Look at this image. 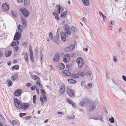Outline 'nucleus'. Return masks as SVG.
Masks as SVG:
<instances>
[{"mask_svg":"<svg viewBox=\"0 0 126 126\" xmlns=\"http://www.w3.org/2000/svg\"><path fill=\"white\" fill-rule=\"evenodd\" d=\"M59 28L58 29V31L59 30ZM58 32H57V33ZM49 37L51 39L53 42H55L57 44H60L61 43L60 41L59 40V34H57L56 36H55L53 37L52 33L51 32H49Z\"/></svg>","mask_w":126,"mask_h":126,"instance_id":"f257e3e1","label":"nucleus"},{"mask_svg":"<svg viewBox=\"0 0 126 126\" xmlns=\"http://www.w3.org/2000/svg\"><path fill=\"white\" fill-rule=\"evenodd\" d=\"M89 102V99L84 98L82 99L81 101L79 102V104L81 107H83L88 105Z\"/></svg>","mask_w":126,"mask_h":126,"instance_id":"f03ea898","label":"nucleus"},{"mask_svg":"<svg viewBox=\"0 0 126 126\" xmlns=\"http://www.w3.org/2000/svg\"><path fill=\"white\" fill-rule=\"evenodd\" d=\"M65 32L68 35H70L71 34V31L70 29V27L67 24H65L63 26Z\"/></svg>","mask_w":126,"mask_h":126,"instance_id":"7ed1b4c3","label":"nucleus"},{"mask_svg":"<svg viewBox=\"0 0 126 126\" xmlns=\"http://www.w3.org/2000/svg\"><path fill=\"white\" fill-rule=\"evenodd\" d=\"M20 10L24 16L27 17L29 16L30 13L26 8H23L20 9Z\"/></svg>","mask_w":126,"mask_h":126,"instance_id":"20e7f679","label":"nucleus"},{"mask_svg":"<svg viewBox=\"0 0 126 126\" xmlns=\"http://www.w3.org/2000/svg\"><path fill=\"white\" fill-rule=\"evenodd\" d=\"M30 106L28 103H21L20 106H18V108L21 109L25 110L27 109Z\"/></svg>","mask_w":126,"mask_h":126,"instance_id":"39448f33","label":"nucleus"},{"mask_svg":"<svg viewBox=\"0 0 126 126\" xmlns=\"http://www.w3.org/2000/svg\"><path fill=\"white\" fill-rule=\"evenodd\" d=\"M77 62L78 63V66L79 68L82 67L83 64H84L83 59L80 57L78 58L77 60Z\"/></svg>","mask_w":126,"mask_h":126,"instance_id":"423d86ee","label":"nucleus"},{"mask_svg":"<svg viewBox=\"0 0 126 126\" xmlns=\"http://www.w3.org/2000/svg\"><path fill=\"white\" fill-rule=\"evenodd\" d=\"M29 49L30 52V58L32 62L33 63L34 62L33 56L32 46L31 45H30L29 46Z\"/></svg>","mask_w":126,"mask_h":126,"instance_id":"0eeeda50","label":"nucleus"},{"mask_svg":"<svg viewBox=\"0 0 126 126\" xmlns=\"http://www.w3.org/2000/svg\"><path fill=\"white\" fill-rule=\"evenodd\" d=\"M70 59V55L68 54H67L65 55H64L63 57V61L65 63L69 62Z\"/></svg>","mask_w":126,"mask_h":126,"instance_id":"6e6552de","label":"nucleus"},{"mask_svg":"<svg viewBox=\"0 0 126 126\" xmlns=\"http://www.w3.org/2000/svg\"><path fill=\"white\" fill-rule=\"evenodd\" d=\"M21 101L16 98L14 99V102L15 106L18 108V106H20L21 104Z\"/></svg>","mask_w":126,"mask_h":126,"instance_id":"1a4fd4ad","label":"nucleus"},{"mask_svg":"<svg viewBox=\"0 0 126 126\" xmlns=\"http://www.w3.org/2000/svg\"><path fill=\"white\" fill-rule=\"evenodd\" d=\"M21 101L16 98L14 99V102L15 106L18 108V106H20L21 104Z\"/></svg>","mask_w":126,"mask_h":126,"instance_id":"9d476101","label":"nucleus"},{"mask_svg":"<svg viewBox=\"0 0 126 126\" xmlns=\"http://www.w3.org/2000/svg\"><path fill=\"white\" fill-rule=\"evenodd\" d=\"M61 40L63 42L66 41V35L65 33L63 32H62L60 33Z\"/></svg>","mask_w":126,"mask_h":126,"instance_id":"9b49d317","label":"nucleus"},{"mask_svg":"<svg viewBox=\"0 0 126 126\" xmlns=\"http://www.w3.org/2000/svg\"><path fill=\"white\" fill-rule=\"evenodd\" d=\"M21 37V33L18 32H16L14 36V40H19Z\"/></svg>","mask_w":126,"mask_h":126,"instance_id":"f8f14e48","label":"nucleus"},{"mask_svg":"<svg viewBox=\"0 0 126 126\" xmlns=\"http://www.w3.org/2000/svg\"><path fill=\"white\" fill-rule=\"evenodd\" d=\"M4 11L5 12L8 10L9 8V6L6 3H3L2 6Z\"/></svg>","mask_w":126,"mask_h":126,"instance_id":"ddd939ff","label":"nucleus"},{"mask_svg":"<svg viewBox=\"0 0 126 126\" xmlns=\"http://www.w3.org/2000/svg\"><path fill=\"white\" fill-rule=\"evenodd\" d=\"M63 72V75L65 76H69L71 74V73L68 70H64Z\"/></svg>","mask_w":126,"mask_h":126,"instance_id":"4468645a","label":"nucleus"},{"mask_svg":"<svg viewBox=\"0 0 126 126\" xmlns=\"http://www.w3.org/2000/svg\"><path fill=\"white\" fill-rule=\"evenodd\" d=\"M22 92V90L21 89H18L15 92L14 94L16 96H19L20 95Z\"/></svg>","mask_w":126,"mask_h":126,"instance_id":"2eb2a0df","label":"nucleus"},{"mask_svg":"<svg viewBox=\"0 0 126 126\" xmlns=\"http://www.w3.org/2000/svg\"><path fill=\"white\" fill-rule=\"evenodd\" d=\"M60 57L58 53H56L54 56L53 60L54 61L56 62L59 61Z\"/></svg>","mask_w":126,"mask_h":126,"instance_id":"dca6fc26","label":"nucleus"},{"mask_svg":"<svg viewBox=\"0 0 126 126\" xmlns=\"http://www.w3.org/2000/svg\"><path fill=\"white\" fill-rule=\"evenodd\" d=\"M21 20H22L21 23L23 25V26L25 28L26 27L27 23L26 20L24 18L22 17H21Z\"/></svg>","mask_w":126,"mask_h":126,"instance_id":"f3484780","label":"nucleus"},{"mask_svg":"<svg viewBox=\"0 0 126 126\" xmlns=\"http://www.w3.org/2000/svg\"><path fill=\"white\" fill-rule=\"evenodd\" d=\"M67 92L69 95L70 96L74 95L75 92L71 89H67Z\"/></svg>","mask_w":126,"mask_h":126,"instance_id":"a211bd4d","label":"nucleus"},{"mask_svg":"<svg viewBox=\"0 0 126 126\" xmlns=\"http://www.w3.org/2000/svg\"><path fill=\"white\" fill-rule=\"evenodd\" d=\"M71 76L72 78H78L79 77V74L78 73H72V75Z\"/></svg>","mask_w":126,"mask_h":126,"instance_id":"6ab92c4d","label":"nucleus"},{"mask_svg":"<svg viewBox=\"0 0 126 126\" xmlns=\"http://www.w3.org/2000/svg\"><path fill=\"white\" fill-rule=\"evenodd\" d=\"M13 40V42L11 43V45L12 47L16 46L18 45L19 43V41L17 40H16L14 42V41Z\"/></svg>","mask_w":126,"mask_h":126,"instance_id":"aec40b11","label":"nucleus"},{"mask_svg":"<svg viewBox=\"0 0 126 126\" xmlns=\"http://www.w3.org/2000/svg\"><path fill=\"white\" fill-rule=\"evenodd\" d=\"M82 1L84 5L87 6L89 5L90 3L89 0H82Z\"/></svg>","mask_w":126,"mask_h":126,"instance_id":"412c9836","label":"nucleus"},{"mask_svg":"<svg viewBox=\"0 0 126 126\" xmlns=\"http://www.w3.org/2000/svg\"><path fill=\"white\" fill-rule=\"evenodd\" d=\"M11 54V51H6L5 52V56L6 57H8L10 56Z\"/></svg>","mask_w":126,"mask_h":126,"instance_id":"4be33fe9","label":"nucleus"},{"mask_svg":"<svg viewBox=\"0 0 126 126\" xmlns=\"http://www.w3.org/2000/svg\"><path fill=\"white\" fill-rule=\"evenodd\" d=\"M59 67L60 70H62L64 68L65 65L63 63H59Z\"/></svg>","mask_w":126,"mask_h":126,"instance_id":"5701e85b","label":"nucleus"},{"mask_svg":"<svg viewBox=\"0 0 126 126\" xmlns=\"http://www.w3.org/2000/svg\"><path fill=\"white\" fill-rule=\"evenodd\" d=\"M18 77V74L16 73L13 76H12L11 78V80L13 81H15L16 79Z\"/></svg>","mask_w":126,"mask_h":126,"instance_id":"b1692460","label":"nucleus"},{"mask_svg":"<svg viewBox=\"0 0 126 126\" xmlns=\"http://www.w3.org/2000/svg\"><path fill=\"white\" fill-rule=\"evenodd\" d=\"M30 3V0H24V4L25 6H28Z\"/></svg>","mask_w":126,"mask_h":126,"instance_id":"393cba45","label":"nucleus"},{"mask_svg":"<svg viewBox=\"0 0 126 126\" xmlns=\"http://www.w3.org/2000/svg\"><path fill=\"white\" fill-rule=\"evenodd\" d=\"M65 91V87H62V86H61V87L60 88V89L59 90L60 92L61 93L60 94H63Z\"/></svg>","mask_w":126,"mask_h":126,"instance_id":"a878e982","label":"nucleus"},{"mask_svg":"<svg viewBox=\"0 0 126 126\" xmlns=\"http://www.w3.org/2000/svg\"><path fill=\"white\" fill-rule=\"evenodd\" d=\"M19 66L18 65H16L14 66H13L12 68V70H14V69L18 70L19 69Z\"/></svg>","mask_w":126,"mask_h":126,"instance_id":"bb28decb","label":"nucleus"},{"mask_svg":"<svg viewBox=\"0 0 126 126\" xmlns=\"http://www.w3.org/2000/svg\"><path fill=\"white\" fill-rule=\"evenodd\" d=\"M11 12L12 15L15 18H16L18 16V15L16 11H12Z\"/></svg>","mask_w":126,"mask_h":126,"instance_id":"cd10ccee","label":"nucleus"},{"mask_svg":"<svg viewBox=\"0 0 126 126\" xmlns=\"http://www.w3.org/2000/svg\"><path fill=\"white\" fill-rule=\"evenodd\" d=\"M36 95H34L33 97V103L35 104L36 103Z\"/></svg>","mask_w":126,"mask_h":126,"instance_id":"c85d7f7f","label":"nucleus"},{"mask_svg":"<svg viewBox=\"0 0 126 126\" xmlns=\"http://www.w3.org/2000/svg\"><path fill=\"white\" fill-rule=\"evenodd\" d=\"M23 28L22 26L20 25H19L18 26V31L19 32H21L22 31L23 29L21 28Z\"/></svg>","mask_w":126,"mask_h":126,"instance_id":"c756f323","label":"nucleus"},{"mask_svg":"<svg viewBox=\"0 0 126 126\" xmlns=\"http://www.w3.org/2000/svg\"><path fill=\"white\" fill-rule=\"evenodd\" d=\"M7 81L8 82V86L9 87L12 85L13 82L11 80H10L8 79L7 80Z\"/></svg>","mask_w":126,"mask_h":126,"instance_id":"7c9ffc66","label":"nucleus"},{"mask_svg":"<svg viewBox=\"0 0 126 126\" xmlns=\"http://www.w3.org/2000/svg\"><path fill=\"white\" fill-rule=\"evenodd\" d=\"M24 57L25 60L26 62H27L28 61V54L27 52H26L25 54H24Z\"/></svg>","mask_w":126,"mask_h":126,"instance_id":"2f4dec72","label":"nucleus"},{"mask_svg":"<svg viewBox=\"0 0 126 126\" xmlns=\"http://www.w3.org/2000/svg\"><path fill=\"white\" fill-rule=\"evenodd\" d=\"M57 6L58 7L57 8V10L58 11V12H57V14L58 15H59L60 13L61 7V6L59 5H57Z\"/></svg>","mask_w":126,"mask_h":126,"instance_id":"473e14b6","label":"nucleus"},{"mask_svg":"<svg viewBox=\"0 0 126 126\" xmlns=\"http://www.w3.org/2000/svg\"><path fill=\"white\" fill-rule=\"evenodd\" d=\"M95 105L94 104H93L91 106L90 108V110H93L95 109Z\"/></svg>","mask_w":126,"mask_h":126,"instance_id":"72a5a7b5","label":"nucleus"},{"mask_svg":"<svg viewBox=\"0 0 126 126\" xmlns=\"http://www.w3.org/2000/svg\"><path fill=\"white\" fill-rule=\"evenodd\" d=\"M72 65V64L71 63H68L66 65V67L68 69H70Z\"/></svg>","mask_w":126,"mask_h":126,"instance_id":"f704fd0d","label":"nucleus"},{"mask_svg":"<svg viewBox=\"0 0 126 126\" xmlns=\"http://www.w3.org/2000/svg\"><path fill=\"white\" fill-rule=\"evenodd\" d=\"M36 84L39 87L43 88V86L40 83L39 81L38 80H37L36 81Z\"/></svg>","mask_w":126,"mask_h":126,"instance_id":"c9c22d12","label":"nucleus"},{"mask_svg":"<svg viewBox=\"0 0 126 126\" xmlns=\"http://www.w3.org/2000/svg\"><path fill=\"white\" fill-rule=\"evenodd\" d=\"M71 31H72L74 32H75L77 31V29L74 26H72L70 28Z\"/></svg>","mask_w":126,"mask_h":126,"instance_id":"e433bc0d","label":"nucleus"},{"mask_svg":"<svg viewBox=\"0 0 126 126\" xmlns=\"http://www.w3.org/2000/svg\"><path fill=\"white\" fill-rule=\"evenodd\" d=\"M40 101L41 105L42 106L44 104V101L43 98L42 96H41L40 97Z\"/></svg>","mask_w":126,"mask_h":126,"instance_id":"4c0bfd02","label":"nucleus"},{"mask_svg":"<svg viewBox=\"0 0 126 126\" xmlns=\"http://www.w3.org/2000/svg\"><path fill=\"white\" fill-rule=\"evenodd\" d=\"M98 119H99L101 121H103V117L101 115H100L98 116Z\"/></svg>","mask_w":126,"mask_h":126,"instance_id":"58836bf2","label":"nucleus"},{"mask_svg":"<svg viewBox=\"0 0 126 126\" xmlns=\"http://www.w3.org/2000/svg\"><path fill=\"white\" fill-rule=\"evenodd\" d=\"M109 120L111 123H114V119L113 117H111L109 119Z\"/></svg>","mask_w":126,"mask_h":126,"instance_id":"ea45409f","label":"nucleus"},{"mask_svg":"<svg viewBox=\"0 0 126 126\" xmlns=\"http://www.w3.org/2000/svg\"><path fill=\"white\" fill-rule=\"evenodd\" d=\"M69 48L68 47H66L64 48V51L66 52H69L70 51Z\"/></svg>","mask_w":126,"mask_h":126,"instance_id":"a19ab883","label":"nucleus"},{"mask_svg":"<svg viewBox=\"0 0 126 126\" xmlns=\"http://www.w3.org/2000/svg\"><path fill=\"white\" fill-rule=\"evenodd\" d=\"M26 113H20L19 114V116L20 117H22V116H25L26 115Z\"/></svg>","mask_w":126,"mask_h":126,"instance_id":"79ce46f5","label":"nucleus"},{"mask_svg":"<svg viewBox=\"0 0 126 126\" xmlns=\"http://www.w3.org/2000/svg\"><path fill=\"white\" fill-rule=\"evenodd\" d=\"M12 124L14 125H16L17 124V122L16 120H13L12 121Z\"/></svg>","mask_w":126,"mask_h":126,"instance_id":"37998d69","label":"nucleus"},{"mask_svg":"<svg viewBox=\"0 0 126 126\" xmlns=\"http://www.w3.org/2000/svg\"><path fill=\"white\" fill-rule=\"evenodd\" d=\"M43 98L44 99V102H47V96L46 95H43Z\"/></svg>","mask_w":126,"mask_h":126,"instance_id":"c03bdc74","label":"nucleus"},{"mask_svg":"<svg viewBox=\"0 0 126 126\" xmlns=\"http://www.w3.org/2000/svg\"><path fill=\"white\" fill-rule=\"evenodd\" d=\"M43 54L42 53V51H40V56L41 60H42L43 58Z\"/></svg>","mask_w":126,"mask_h":126,"instance_id":"a18cd8bd","label":"nucleus"},{"mask_svg":"<svg viewBox=\"0 0 126 126\" xmlns=\"http://www.w3.org/2000/svg\"><path fill=\"white\" fill-rule=\"evenodd\" d=\"M67 102L71 105L73 103V102L71 100L69 99H67Z\"/></svg>","mask_w":126,"mask_h":126,"instance_id":"49530a36","label":"nucleus"},{"mask_svg":"<svg viewBox=\"0 0 126 126\" xmlns=\"http://www.w3.org/2000/svg\"><path fill=\"white\" fill-rule=\"evenodd\" d=\"M40 91L41 92L43 93V95H45L46 94V92L43 89H41L40 90Z\"/></svg>","mask_w":126,"mask_h":126,"instance_id":"de8ad7c7","label":"nucleus"},{"mask_svg":"<svg viewBox=\"0 0 126 126\" xmlns=\"http://www.w3.org/2000/svg\"><path fill=\"white\" fill-rule=\"evenodd\" d=\"M79 75H80L81 77H83L85 76V74L83 72H81L79 73Z\"/></svg>","mask_w":126,"mask_h":126,"instance_id":"09e8293b","label":"nucleus"},{"mask_svg":"<svg viewBox=\"0 0 126 126\" xmlns=\"http://www.w3.org/2000/svg\"><path fill=\"white\" fill-rule=\"evenodd\" d=\"M38 48L37 47H36L35 50V54L36 55H37V56H38Z\"/></svg>","mask_w":126,"mask_h":126,"instance_id":"8fccbe9b","label":"nucleus"},{"mask_svg":"<svg viewBox=\"0 0 126 126\" xmlns=\"http://www.w3.org/2000/svg\"><path fill=\"white\" fill-rule=\"evenodd\" d=\"M34 86H35V87L36 90V91H37V93L38 94H39V89H38V88L35 85H34Z\"/></svg>","mask_w":126,"mask_h":126,"instance_id":"3c124183","label":"nucleus"},{"mask_svg":"<svg viewBox=\"0 0 126 126\" xmlns=\"http://www.w3.org/2000/svg\"><path fill=\"white\" fill-rule=\"evenodd\" d=\"M70 55L71 57H74L76 56V54L74 53H71Z\"/></svg>","mask_w":126,"mask_h":126,"instance_id":"603ef678","label":"nucleus"},{"mask_svg":"<svg viewBox=\"0 0 126 126\" xmlns=\"http://www.w3.org/2000/svg\"><path fill=\"white\" fill-rule=\"evenodd\" d=\"M75 117V116L74 115H73L72 116H70L68 118V119H74Z\"/></svg>","mask_w":126,"mask_h":126,"instance_id":"864d4df0","label":"nucleus"},{"mask_svg":"<svg viewBox=\"0 0 126 126\" xmlns=\"http://www.w3.org/2000/svg\"><path fill=\"white\" fill-rule=\"evenodd\" d=\"M55 18L57 20H59V16H58V14L56 15L55 16Z\"/></svg>","mask_w":126,"mask_h":126,"instance_id":"5fc2aeb1","label":"nucleus"},{"mask_svg":"<svg viewBox=\"0 0 126 126\" xmlns=\"http://www.w3.org/2000/svg\"><path fill=\"white\" fill-rule=\"evenodd\" d=\"M117 59L116 57L115 56H114L113 57V61L114 62H116L117 61Z\"/></svg>","mask_w":126,"mask_h":126,"instance_id":"6e6d98bb","label":"nucleus"},{"mask_svg":"<svg viewBox=\"0 0 126 126\" xmlns=\"http://www.w3.org/2000/svg\"><path fill=\"white\" fill-rule=\"evenodd\" d=\"M72 106L74 108H76L77 107L76 106V104L75 103H73L72 104Z\"/></svg>","mask_w":126,"mask_h":126,"instance_id":"4d7b16f0","label":"nucleus"},{"mask_svg":"<svg viewBox=\"0 0 126 126\" xmlns=\"http://www.w3.org/2000/svg\"><path fill=\"white\" fill-rule=\"evenodd\" d=\"M64 13H62V14L60 15V17H64L65 16H64Z\"/></svg>","mask_w":126,"mask_h":126,"instance_id":"13d9d810","label":"nucleus"},{"mask_svg":"<svg viewBox=\"0 0 126 126\" xmlns=\"http://www.w3.org/2000/svg\"><path fill=\"white\" fill-rule=\"evenodd\" d=\"M90 119H93L94 120H98V118L97 117L94 118V117H91L90 118H89Z\"/></svg>","mask_w":126,"mask_h":126,"instance_id":"bf43d9fd","label":"nucleus"},{"mask_svg":"<svg viewBox=\"0 0 126 126\" xmlns=\"http://www.w3.org/2000/svg\"><path fill=\"white\" fill-rule=\"evenodd\" d=\"M123 79L126 82V77L123 75L122 76Z\"/></svg>","mask_w":126,"mask_h":126,"instance_id":"052dcab7","label":"nucleus"},{"mask_svg":"<svg viewBox=\"0 0 126 126\" xmlns=\"http://www.w3.org/2000/svg\"><path fill=\"white\" fill-rule=\"evenodd\" d=\"M71 48H72L73 50H74L75 48V45H71L70 46Z\"/></svg>","mask_w":126,"mask_h":126,"instance_id":"680f3d73","label":"nucleus"},{"mask_svg":"<svg viewBox=\"0 0 126 126\" xmlns=\"http://www.w3.org/2000/svg\"><path fill=\"white\" fill-rule=\"evenodd\" d=\"M72 83L75 84L76 83L77 81L75 80L72 79Z\"/></svg>","mask_w":126,"mask_h":126,"instance_id":"e2e57ef3","label":"nucleus"},{"mask_svg":"<svg viewBox=\"0 0 126 126\" xmlns=\"http://www.w3.org/2000/svg\"><path fill=\"white\" fill-rule=\"evenodd\" d=\"M55 13L53 12V15L55 16H56L55 15H57V12H58V11L57 10L56 11H55Z\"/></svg>","mask_w":126,"mask_h":126,"instance_id":"0e129e2a","label":"nucleus"},{"mask_svg":"<svg viewBox=\"0 0 126 126\" xmlns=\"http://www.w3.org/2000/svg\"><path fill=\"white\" fill-rule=\"evenodd\" d=\"M68 48H69V50L70 51H72V50H73V49L70 46H69L68 47Z\"/></svg>","mask_w":126,"mask_h":126,"instance_id":"69168bd1","label":"nucleus"},{"mask_svg":"<svg viewBox=\"0 0 126 126\" xmlns=\"http://www.w3.org/2000/svg\"><path fill=\"white\" fill-rule=\"evenodd\" d=\"M3 55V53L0 50V58Z\"/></svg>","mask_w":126,"mask_h":126,"instance_id":"338daca9","label":"nucleus"},{"mask_svg":"<svg viewBox=\"0 0 126 126\" xmlns=\"http://www.w3.org/2000/svg\"><path fill=\"white\" fill-rule=\"evenodd\" d=\"M112 28V26H109L108 28V29L109 30H111Z\"/></svg>","mask_w":126,"mask_h":126,"instance_id":"774afa93","label":"nucleus"}]
</instances>
